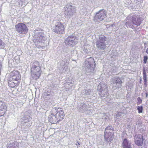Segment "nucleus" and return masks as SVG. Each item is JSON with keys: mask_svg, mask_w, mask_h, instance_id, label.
I'll use <instances>...</instances> for the list:
<instances>
[{"mask_svg": "<svg viewBox=\"0 0 148 148\" xmlns=\"http://www.w3.org/2000/svg\"><path fill=\"white\" fill-rule=\"evenodd\" d=\"M47 39L45 35L39 31H35L33 41L35 45L38 48L44 47L45 41Z\"/></svg>", "mask_w": 148, "mask_h": 148, "instance_id": "nucleus-1", "label": "nucleus"}, {"mask_svg": "<svg viewBox=\"0 0 148 148\" xmlns=\"http://www.w3.org/2000/svg\"><path fill=\"white\" fill-rule=\"evenodd\" d=\"M31 75L35 79L39 78L41 74L42 65L36 60L32 62L31 64Z\"/></svg>", "mask_w": 148, "mask_h": 148, "instance_id": "nucleus-2", "label": "nucleus"}, {"mask_svg": "<svg viewBox=\"0 0 148 148\" xmlns=\"http://www.w3.org/2000/svg\"><path fill=\"white\" fill-rule=\"evenodd\" d=\"M127 19L125 25L127 27H129L132 28L133 24L138 26L141 23V20L140 17L138 15H134L131 18L130 16L128 17Z\"/></svg>", "mask_w": 148, "mask_h": 148, "instance_id": "nucleus-3", "label": "nucleus"}, {"mask_svg": "<svg viewBox=\"0 0 148 148\" xmlns=\"http://www.w3.org/2000/svg\"><path fill=\"white\" fill-rule=\"evenodd\" d=\"M86 71L88 72H92L95 66L94 59L91 57L87 59L85 62Z\"/></svg>", "mask_w": 148, "mask_h": 148, "instance_id": "nucleus-4", "label": "nucleus"}, {"mask_svg": "<svg viewBox=\"0 0 148 148\" xmlns=\"http://www.w3.org/2000/svg\"><path fill=\"white\" fill-rule=\"evenodd\" d=\"M97 88L99 92V95L101 97H103L107 96L108 88L107 85L106 84L101 82L97 86Z\"/></svg>", "mask_w": 148, "mask_h": 148, "instance_id": "nucleus-5", "label": "nucleus"}, {"mask_svg": "<svg viewBox=\"0 0 148 148\" xmlns=\"http://www.w3.org/2000/svg\"><path fill=\"white\" fill-rule=\"evenodd\" d=\"M16 31L22 34H25L28 32V29L27 25L24 23H20L15 25Z\"/></svg>", "mask_w": 148, "mask_h": 148, "instance_id": "nucleus-6", "label": "nucleus"}, {"mask_svg": "<svg viewBox=\"0 0 148 148\" xmlns=\"http://www.w3.org/2000/svg\"><path fill=\"white\" fill-rule=\"evenodd\" d=\"M64 9V14L67 18L72 16L75 11V7L70 4L66 5Z\"/></svg>", "mask_w": 148, "mask_h": 148, "instance_id": "nucleus-7", "label": "nucleus"}, {"mask_svg": "<svg viewBox=\"0 0 148 148\" xmlns=\"http://www.w3.org/2000/svg\"><path fill=\"white\" fill-rule=\"evenodd\" d=\"M107 39L106 37L103 36H99L96 42L97 47L99 49L102 50L105 49L106 47V42L107 40Z\"/></svg>", "mask_w": 148, "mask_h": 148, "instance_id": "nucleus-8", "label": "nucleus"}, {"mask_svg": "<svg viewBox=\"0 0 148 148\" xmlns=\"http://www.w3.org/2000/svg\"><path fill=\"white\" fill-rule=\"evenodd\" d=\"M77 39L75 36H70L66 38L65 41L66 45L68 46L73 47L77 44Z\"/></svg>", "mask_w": 148, "mask_h": 148, "instance_id": "nucleus-9", "label": "nucleus"}, {"mask_svg": "<svg viewBox=\"0 0 148 148\" xmlns=\"http://www.w3.org/2000/svg\"><path fill=\"white\" fill-rule=\"evenodd\" d=\"M106 13L104 9L101 10L96 13L94 20L96 22L103 20L106 17Z\"/></svg>", "mask_w": 148, "mask_h": 148, "instance_id": "nucleus-10", "label": "nucleus"}, {"mask_svg": "<svg viewBox=\"0 0 148 148\" xmlns=\"http://www.w3.org/2000/svg\"><path fill=\"white\" fill-rule=\"evenodd\" d=\"M21 76L19 74V72L17 71H13L10 73L9 77L10 80L14 81H16L20 82Z\"/></svg>", "mask_w": 148, "mask_h": 148, "instance_id": "nucleus-11", "label": "nucleus"}, {"mask_svg": "<svg viewBox=\"0 0 148 148\" xmlns=\"http://www.w3.org/2000/svg\"><path fill=\"white\" fill-rule=\"evenodd\" d=\"M53 30L56 33L63 34L64 32V27L63 24L60 22L58 23Z\"/></svg>", "mask_w": 148, "mask_h": 148, "instance_id": "nucleus-12", "label": "nucleus"}, {"mask_svg": "<svg viewBox=\"0 0 148 148\" xmlns=\"http://www.w3.org/2000/svg\"><path fill=\"white\" fill-rule=\"evenodd\" d=\"M135 144L138 146H141L143 144V138L141 134H136L134 136Z\"/></svg>", "mask_w": 148, "mask_h": 148, "instance_id": "nucleus-13", "label": "nucleus"}, {"mask_svg": "<svg viewBox=\"0 0 148 148\" xmlns=\"http://www.w3.org/2000/svg\"><path fill=\"white\" fill-rule=\"evenodd\" d=\"M56 111V114H55L56 116L57 117L58 120H60V121L63 119L64 116V114L63 110L61 108L58 109L57 110L55 109H53L52 111Z\"/></svg>", "mask_w": 148, "mask_h": 148, "instance_id": "nucleus-14", "label": "nucleus"}, {"mask_svg": "<svg viewBox=\"0 0 148 148\" xmlns=\"http://www.w3.org/2000/svg\"><path fill=\"white\" fill-rule=\"evenodd\" d=\"M69 61L66 59H64L60 62V65L61 69L64 71H65L68 69Z\"/></svg>", "mask_w": 148, "mask_h": 148, "instance_id": "nucleus-15", "label": "nucleus"}, {"mask_svg": "<svg viewBox=\"0 0 148 148\" xmlns=\"http://www.w3.org/2000/svg\"><path fill=\"white\" fill-rule=\"evenodd\" d=\"M32 119L30 114L28 112H25L21 116V123L22 124L27 123L29 122Z\"/></svg>", "mask_w": 148, "mask_h": 148, "instance_id": "nucleus-16", "label": "nucleus"}, {"mask_svg": "<svg viewBox=\"0 0 148 148\" xmlns=\"http://www.w3.org/2000/svg\"><path fill=\"white\" fill-rule=\"evenodd\" d=\"M112 82L114 84L116 88H119L121 87L122 86V81L121 79L118 77H115L112 79Z\"/></svg>", "mask_w": 148, "mask_h": 148, "instance_id": "nucleus-17", "label": "nucleus"}, {"mask_svg": "<svg viewBox=\"0 0 148 148\" xmlns=\"http://www.w3.org/2000/svg\"><path fill=\"white\" fill-rule=\"evenodd\" d=\"M49 121L51 123L56 124L60 121L56 115H54L53 114H51L48 116Z\"/></svg>", "mask_w": 148, "mask_h": 148, "instance_id": "nucleus-18", "label": "nucleus"}, {"mask_svg": "<svg viewBox=\"0 0 148 148\" xmlns=\"http://www.w3.org/2000/svg\"><path fill=\"white\" fill-rule=\"evenodd\" d=\"M5 103L1 101H0V116L3 115L5 110L6 109Z\"/></svg>", "mask_w": 148, "mask_h": 148, "instance_id": "nucleus-19", "label": "nucleus"}, {"mask_svg": "<svg viewBox=\"0 0 148 148\" xmlns=\"http://www.w3.org/2000/svg\"><path fill=\"white\" fill-rule=\"evenodd\" d=\"M104 138L107 142H111L113 139V134L111 133L109 134H104Z\"/></svg>", "mask_w": 148, "mask_h": 148, "instance_id": "nucleus-20", "label": "nucleus"}, {"mask_svg": "<svg viewBox=\"0 0 148 148\" xmlns=\"http://www.w3.org/2000/svg\"><path fill=\"white\" fill-rule=\"evenodd\" d=\"M130 144V143L125 138L124 139L122 143L123 147V148H132Z\"/></svg>", "mask_w": 148, "mask_h": 148, "instance_id": "nucleus-21", "label": "nucleus"}, {"mask_svg": "<svg viewBox=\"0 0 148 148\" xmlns=\"http://www.w3.org/2000/svg\"><path fill=\"white\" fill-rule=\"evenodd\" d=\"M18 145V142L14 141L8 145V148H19Z\"/></svg>", "mask_w": 148, "mask_h": 148, "instance_id": "nucleus-22", "label": "nucleus"}, {"mask_svg": "<svg viewBox=\"0 0 148 148\" xmlns=\"http://www.w3.org/2000/svg\"><path fill=\"white\" fill-rule=\"evenodd\" d=\"M19 83L16 81H14L12 80H10L8 82V85L11 88H14L17 86L18 84Z\"/></svg>", "mask_w": 148, "mask_h": 148, "instance_id": "nucleus-23", "label": "nucleus"}, {"mask_svg": "<svg viewBox=\"0 0 148 148\" xmlns=\"http://www.w3.org/2000/svg\"><path fill=\"white\" fill-rule=\"evenodd\" d=\"M143 79L144 80V82H145V84L147 83V75H146V73L145 71V68H144L143 69Z\"/></svg>", "mask_w": 148, "mask_h": 148, "instance_id": "nucleus-24", "label": "nucleus"}, {"mask_svg": "<svg viewBox=\"0 0 148 148\" xmlns=\"http://www.w3.org/2000/svg\"><path fill=\"white\" fill-rule=\"evenodd\" d=\"M79 108L81 110L85 111L88 110L87 105L86 104H83L82 106H79Z\"/></svg>", "mask_w": 148, "mask_h": 148, "instance_id": "nucleus-25", "label": "nucleus"}, {"mask_svg": "<svg viewBox=\"0 0 148 148\" xmlns=\"http://www.w3.org/2000/svg\"><path fill=\"white\" fill-rule=\"evenodd\" d=\"M91 92V90L90 89H85L84 90L83 92L86 95H88L90 94Z\"/></svg>", "mask_w": 148, "mask_h": 148, "instance_id": "nucleus-26", "label": "nucleus"}, {"mask_svg": "<svg viewBox=\"0 0 148 148\" xmlns=\"http://www.w3.org/2000/svg\"><path fill=\"white\" fill-rule=\"evenodd\" d=\"M113 127L112 126H108L106 127V132H108V131L110 130L111 132H113Z\"/></svg>", "mask_w": 148, "mask_h": 148, "instance_id": "nucleus-27", "label": "nucleus"}, {"mask_svg": "<svg viewBox=\"0 0 148 148\" xmlns=\"http://www.w3.org/2000/svg\"><path fill=\"white\" fill-rule=\"evenodd\" d=\"M69 78H67L66 79V82L67 84H66L65 86L66 87H67L68 85L69 86L70 84H73V83L72 81H69Z\"/></svg>", "mask_w": 148, "mask_h": 148, "instance_id": "nucleus-28", "label": "nucleus"}, {"mask_svg": "<svg viewBox=\"0 0 148 148\" xmlns=\"http://www.w3.org/2000/svg\"><path fill=\"white\" fill-rule=\"evenodd\" d=\"M137 110L139 113H141L142 112L143 110V107L142 106H138L137 107Z\"/></svg>", "mask_w": 148, "mask_h": 148, "instance_id": "nucleus-29", "label": "nucleus"}, {"mask_svg": "<svg viewBox=\"0 0 148 148\" xmlns=\"http://www.w3.org/2000/svg\"><path fill=\"white\" fill-rule=\"evenodd\" d=\"M52 97V96L50 94H48L46 96L45 98L46 99V100H49Z\"/></svg>", "mask_w": 148, "mask_h": 148, "instance_id": "nucleus-30", "label": "nucleus"}, {"mask_svg": "<svg viewBox=\"0 0 148 148\" xmlns=\"http://www.w3.org/2000/svg\"><path fill=\"white\" fill-rule=\"evenodd\" d=\"M122 114V113L121 112H118L116 114V117L117 118H119V117H120Z\"/></svg>", "mask_w": 148, "mask_h": 148, "instance_id": "nucleus-31", "label": "nucleus"}, {"mask_svg": "<svg viewBox=\"0 0 148 148\" xmlns=\"http://www.w3.org/2000/svg\"><path fill=\"white\" fill-rule=\"evenodd\" d=\"M148 59V57L147 56H145L144 57V63L145 64L147 62V60Z\"/></svg>", "mask_w": 148, "mask_h": 148, "instance_id": "nucleus-32", "label": "nucleus"}, {"mask_svg": "<svg viewBox=\"0 0 148 148\" xmlns=\"http://www.w3.org/2000/svg\"><path fill=\"white\" fill-rule=\"evenodd\" d=\"M138 100V102H137V104H140L141 103L142 101V99H140V97H138L137 99Z\"/></svg>", "mask_w": 148, "mask_h": 148, "instance_id": "nucleus-33", "label": "nucleus"}, {"mask_svg": "<svg viewBox=\"0 0 148 148\" xmlns=\"http://www.w3.org/2000/svg\"><path fill=\"white\" fill-rule=\"evenodd\" d=\"M108 132L107 133H106V130H105V134H111V133H113L114 134V133L113 132H111V131H110V130L108 131Z\"/></svg>", "mask_w": 148, "mask_h": 148, "instance_id": "nucleus-34", "label": "nucleus"}, {"mask_svg": "<svg viewBox=\"0 0 148 148\" xmlns=\"http://www.w3.org/2000/svg\"><path fill=\"white\" fill-rule=\"evenodd\" d=\"M3 41L2 40H0V46H3Z\"/></svg>", "mask_w": 148, "mask_h": 148, "instance_id": "nucleus-35", "label": "nucleus"}, {"mask_svg": "<svg viewBox=\"0 0 148 148\" xmlns=\"http://www.w3.org/2000/svg\"><path fill=\"white\" fill-rule=\"evenodd\" d=\"M76 145H80V143H79L78 141H77L76 143Z\"/></svg>", "mask_w": 148, "mask_h": 148, "instance_id": "nucleus-36", "label": "nucleus"}, {"mask_svg": "<svg viewBox=\"0 0 148 148\" xmlns=\"http://www.w3.org/2000/svg\"><path fill=\"white\" fill-rule=\"evenodd\" d=\"M146 53L148 54V48L146 50Z\"/></svg>", "mask_w": 148, "mask_h": 148, "instance_id": "nucleus-37", "label": "nucleus"}, {"mask_svg": "<svg viewBox=\"0 0 148 148\" xmlns=\"http://www.w3.org/2000/svg\"><path fill=\"white\" fill-rule=\"evenodd\" d=\"M70 87H71V86H69V87H68V88H67V89H69L70 88Z\"/></svg>", "mask_w": 148, "mask_h": 148, "instance_id": "nucleus-38", "label": "nucleus"}, {"mask_svg": "<svg viewBox=\"0 0 148 148\" xmlns=\"http://www.w3.org/2000/svg\"><path fill=\"white\" fill-rule=\"evenodd\" d=\"M148 96V94L147 93H146V97H147Z\"/></svg>", "mask_w": 148, "mask_h": 148, "instance_id": "nucleus-39", "label": "nucleus"}, {"mask_svg": "<svg viewBox=\"0 0 148 148\" xmlns=\"http://www.w3.org/2000/svg\"><path fill=\"white\" fill-rule=\"evenodd\" d=\"M112 26H113V25H112L111 26H110V27H112Z\"/></svg>", "mask_w": 148, "mask_h": 148, "instance_id": "nucleus-40", "label": "nucleus"}, {"mask_svg": "<svg viewBox=\"0 0 148 148\" xmlns=\"http://www.w3.org/2000/svg\"><path fill=\"white\" fill-rule=\"evenodd\" d=\"M105 119H107V118H106V117H105Z\"/></svg>", "mask_w": 148, "mask_h": 148, "instance_id": "nucleus-41", "label": "nucleus"}, {"mask_svg": "<svg viewBox=\"0 0 148 148\" xmlns=\"http://www.w3.org/2000/svg\"><path fill=\"white\" fill-rule=\"evenodd\" d=\"M108 96H107V97H106V98H108Z\"/></svg>", "mask_w": 148, "mask_h": 148, "instance_id": "nucleus-42", "label": "nucleus"}]
</instances>
